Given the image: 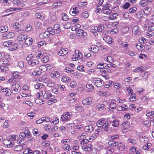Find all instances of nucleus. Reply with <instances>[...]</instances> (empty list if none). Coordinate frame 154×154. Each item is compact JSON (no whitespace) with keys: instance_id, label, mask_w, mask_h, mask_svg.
I'll list each match as a JSON object with an SVG mask.
<instances>
[{"instance_id":"nucleus-1","label":"nucleus","mask_w":154,"mask_h":154,"mask_svg":"<svg viewBox=\"0 0 154 154\" xmlns=\"http://www.w3.org/2000/svg\"><path fill=\"white\" fill-rule=\"evenodd\" d=\"M21 82L18 80H15L12 83L11 89L13 94L18 93L20 90Z\"/></svg>"},{"instance_id":"nucleus-2","label":"nucleus","mask_w":154,"mask_h":154,"mask_svg":"<svg viewBox=\"0 0 154 154\" xmlns=\"http://www.w3.org/2000/svg\"><path fill=\"white\" fill-rule=\"evenodd\" d=\"M72 115L71 112H66L64 113L61 116V119L63 122L68 121L70 120L71 116Z\"/></svg>"},{"instance_id":"nucleus-3","label":"nucleus","mask_w":154,"mask_h":154,"mask_svg":"<svg viewBox=\"0 0 154 154\" xmlns=\"http://www.w3.org/2000/svg\"><path fill=\"white\" fill-rule=\"evenodd\" d=\"M82 56L81 53L79 50H76L75 51L74 54L72 56V59L73 61H76L80 60Z\"/></svg>"},{"instance_id":"nucleus-4","label":"nucleus","mask_w":154,"mask_h":154,"mask_svg":"<svg viewBox=\"0 0 154 154\" xmlns=\"http://www.w3.org/2000/svg\"><path fill=\"white\" fill-rule=\"evenodd\" d=\"M94 101L93 99L91 97H88L84 99L82 104L84 106H88L91 105Z\"/></svg>"},{"instance_id":"nucleus-5","label":"nucleus","mask_w":154,"mask_h":154,"mask_svg":"<svg viewBox=\"0 0 154 154\" xmlns=\"http://www.w3.org/2000/svg\"><path fill=\"white\" fill-rule=\"evenodd\" d=\"M93 83L97 87H100L104 85L103 81L98 78H95L93 80Z\"/></svg>"},{"instance_id":"nucleus-6","label":"nucleus","mask_w":154,"mask_h":154,"mask_svg":"<svg viewBox=\"0 0 154 154\" xmlns=\"http://www.w3.org/2000/svg\"><path fill=\"white\" fill-rule=\"evenodd\" d=\"M141 29L137 25L134 26L132 29V34L134 35H139L141 33Z\"/></svg>"},{"instance_id":"nucleus-7","label":"nucleus","mask_w":154,"mask_h":154,"mask_svg":"<svg viewBox=\"0 0 154 154\" xmlns=\"http://www.w3.org/2000/svg\"><path fill=\"white\" fill-rule=\"evenodd\" d=\"M13 3L14 6L17 7L16 8H15L16 10L22 9V7L23 6V5L20 0H13Z\"/></svg>"},{"instance_id":"nucleus-8","label":"nucleus","mask_w":154,"mask_h":154,"mask_svg":"<svg viewBox=\"0 0 154 154\" xmlns=\"http://www.w3.org/2000/svg\"><path fill=\"white\" fill-rule=\"evenodd\" d=\"M35 88L36 89H41V92L42 95L43 94V91H45L46 89V87L43 84L41 83H37L35 85Z\"/></svg>"},{"instance_id":"nucleus-9","label":"nucleus","mask_w":154,"mask_h":154,"mask_svg":"<svg viewBox=\"0 0 154 154\" xmlns=\"http://www.w3.org/2000/svg\"><path fill=\"white\" fill-rule=\"evenodd\" d=\"M45 91V93L43 95V97L44 99L48 100L50 98L52 99L54 97V96L49 91L46 90Z\"/></svg>"},{"instance_id":"nucleus-10","label":"nucleus","mask_w":154,"mask_h":154,"mask_svg":"<svg viewBox=\"0 0 154 154\" xmlns=\"http://www.w3.org/2000/svg\"><path fill=\"white\" fill-rule=\"evenodd\" d=\"M15 35L14 32H7L4 34L2 35V37L5 39H8L12 38Z\"/></svg>"},{"instance_id":"nucleus-11","label":"nucleus","mask_w":154,"mask_h":154,"mask_svg":"<svg viewBox=\"0 0 154 154\" xmlns=\"http://www.w3.org/2000/svg\"><path fill=\"white\" fill-rule=\"evenodd\" d=\"M137 148L135 147H132L129 149V152L130 154H140L141 152L140 149H139L136 151Z\"/></svg>"},{"instance_id":"nucleus-12","label":"nucleus","mask_w":154,"mask_h":154,"mask_svg":"<svg viewBox=\"0 0 154 154\" xmlns=\"http://www.w3.org/2000/svg\"><path fill=\"white\" fill-rule=\"evenodd\" d=\"M144 40H145V38H142L141 39H139V40H141V42H140L137 43L136 45V47L140 51H142L143 50L144 48V47L143 45L142 44V42H143Z\"/></svg>"},{"instance_id":"nucleus-13","label":"nucleus","mask_w":154,"mask_h":154,"mask_svg":"<svg viewBox=\"0 0 154 154\" xmlns=\"http://www.w3.org/2000/svg\"><path fill=\"white\" fill-rule=\"evenodd\" d=\"M100 72L102 76L106 79L108 80L109 79V76L106 72V70L104 68H103L101 69H100Z\"/></svg>"},{"instance_id":"nucleus-14","label":"nucleus","mask_w":154,"mask_h":154,"mask_svg":"<svg viewBox=\"0 0 154 154\" xmlns=\"http://www.w3.org/2000/svg\"><path fill=\"white\" fill-rule=\"evenodd\" d=\"M82 147L84 151L89 152L91 151L93 146L91 144H88L87 145H83Z\"/></svg>"},{"instance_id":"nucleus-15","label":"nucleus","mask_w":154,"mask_h":154,"mask_svg":"<svg viewBox=\"0 0 154 154\" xmlns=\"http://www.w3.org/2000/svg\"><path fill=\"white\" fill-rule=\"evenodd\" d=\"M118 42L119 44L122 45V46L124 48L125 51H128L129 46L128 42H122L120 39L119 40Z\"/></svg>"},{"instance_id":"nucleus-16","label":"nucleus","mask_w":154,"mask_h":154,"mask_svg":"<svg viewBox=\"0 0 154 154\" xmlns=\"http://www.w3.org/2000/svg\"><path fill=\"white\" fill-rule=\"evenodd\" d=\"M103 39L105 42L109 44H112L113 42V38L109 36H105Z\"/></svg>"},{"instance_id":"nucleus-17","label":"nucleus","mask_w":154,"mask_h":154,"mask_svg":"<svg viewBox=\"0 0 154 154\" xmlns=\"http://www.w3.org/2000/svg\"><path fill=\"white\" fill-rule=\"evenodd\" d=\"M70 13L72 16H75L78 14L79 11L77 7H75L70 9Z\"/></svg>"},{"instance_id":"nucleus-18","label":"nucleus","mask_w":154,"mask_h":154,"mask_svg":"<svg viewBox=\"0 0 154 154\" xmlns=\"http://www.w3.org/2000/svg\"><path fill=\"white\" fill-rule=\"evenodd\" d=\"M87 34L85 32H84L83 29H78L76 32V35L77 36H81L82 35L84 37L87 36Z\"/></svg>"},{"instance_id":"nucleus-19","label":"nucleus","mask_w":154,"mask_h":154,"mask_svg":"<svg viewBox=\"0 0 154 154\" xmlns=\"http://www.w3.org/2000/svg\"><path fill=\"white\" fill-rule=\"evenodd\" d=\"M13 25L14 26V27L15 29H18V30L16 32H17L19 33H21L23 32V30L22 29H19V28L20 26V25L18 23H15Z\"/></svg>"},{"instance_id":"nucleus-20","label":"nucleus","mask_w":154,"mask_h":154,"mask_svg":"<svg viewBox=\"0 0 154 154\" xmlns=\"http://www.w3.org/2000/svg\"><path fill=\"white\" fill-rule=\"evenodd\" d=\"M2 92H5V94L7 96H10L12 93L11 90L8 88H3L2 90Z\"/></svg>"},{"instance_id":"nucleus-21","label":"nucleus","mask_w":154,"mask_h":154,"mask_svg":"<svg viewBox=\"0 0 154 154\" xmlns=\"http://www.w3.org/2000/svg\"><path fill=\"white\" fill-rule=\"evenodd\" d=\"M50 36V33L48 32L45 31L44 32L41 33L39 35V37L42 39H45L49 37Z\"/></svg>"},{"instance_id":"nucleus-22","label":"nucleus","mask_w":154,"mask_h":154,"mask_svg":"<svg viewBox=\"0 0 154 154\" xmlns=\"http://www.w3.org/2000/svg\"><path fill=\"white\" fill-rule=\"evenodd\" d=\"M27 35L26 34H20L17 36V40L19 41H23L27 38Z\"/></svg>"},{"instance_id":"nucleus-23","label":"nucleus","mask_w":154,"mask_h":154,"mask_svg":"<svg viewBox=\"0 0 154 154\" xmlns=\"http://www.w3.org/2000/svg\"><path fill=\"white\" fill-rule=\"evenodd\" d=\"M99 48L98 46L95 45H93L91 46L90 51L93 53H96L99 50Z\"/></svg>"},{"instance_id":"nucleus-24","label":"nucleus","mask_w":154,"mask_h":154,"mask_svg":"<svg viewBox=\"0 0 154 154\" xmlns=\"http://www.w3.org/2000/svg\"><path fill=\"white\" fill-rule=\"evenodd\" d=\"M54 29L56 33L57 34L60 33L61 31L60 25L59 24H55L54 26Z\"/></svg>"},{"instance_id":"nucleus-25","label":"nucleus","mask_w":154,"mask_h":154,"mask_svg":"<svg viewBox=\"0 0 154 154\" xmlns=\"http://www.w3.org/2000/svg\"><path fill=\"white\" fill-rule=\"evenodd\" d=\"M75 109L78 112H82L84 109V107L81 105H79L78 104H76L75 107Z\"/></svg>"},{"instance_id":"nucleus-26","label":"nucleus","mask_w":154,"mask_h":154,"mask_svg":"<svg viewBox=\"0 0 154 154\" xmlns=\"http://www.w3.org/2000/svg\"><path fill=\"white\" fill-rule=\"evenodd\" d=\"M128 107L126 105H123L122 106H118L117 109L119 111H127Z\"/></svg>"},{"instance_id":"nucleus-27","label":"nucleus","mask_w":154,"mask_h":154,"mask_svg":"<svg viewBox=\"0 0 154 154\" xmlns=\"http://www.w3.org/2000/svg\"><path fill=\"white\" fill-rule=\"evenodd\" d=\"M39 61L36 59L32 60L31 61H28V64L32 66H34L38 65L39 64Z\"/></svg>"},{"instance_id":"nucleus-28","label":"nucleus","mask_w":154,"mask_h":154,"mask_svg":"<svg viewBox=\"0 0 154 154\" xmlns=\"http://www.w3.org/2000/svg\"><path fill=\"white\" fill-rule=\"evenodd\" d=\"M33 39L32 38L28 37L24 40V42L25 45H30L32 43Z\"/></svg>"},{"instance_id":"nucleus-29","label":"nucleus","mask_w":154,"mask_h":154,"mask_svg":"<svg viewBox=\"0 0 154 154\" xmlns=\"http://www.w3.org/2000/svg\"><path fill=\"white\" fill-rule=\"evenodd\" d=\"M152 11V9L150 7L146 6L144 8L143 12L146 15L149 14Z\"/></svg>"},{"instance_id":"nucleus-30","label":"nucleus","mask_w":154,"mask_h":154,"mask_svg":"<svg viewBox=\"0 0 154 154\" xmlns=\"http://www.w3.org/2000/svg\"><path fill=\"white\" fill-rule=\"evenodd\" d=\"M60 75V72L57 71H53L51 74V76L53 78H56Z\"/></svg>"},{"instance_id":"nucleus-31","label":"nucleus","mask_w":154,"mask_h":154,"mask_svg":"<svg viewBox=\"0 0 154 154\" xmlns=\"http://www.w3.org/2000/svg\"><path fill=\"white\" fill-rule=\"evenodd\" d=\"M106 121L105 120L104 118H102L98 120L97 124L99 125L98 126V127H101V126L104 125Z\"/></svg>"},{"instance_id":"nucleus-32","label":"nucleus","mask_w":154,"mask_h":154,"mask_svg":"<svg viewBox=\"0 0 154 154\" xmlns=\"http://www.w3.org/2000/svg\"><path fill=\"white\" fill-rule=\"evenodd\" d=\"M62 148L65 151H70L71 150V147L69 145L65 144L63 145Z\"/></svg>"},{"instance_id":"nucleus-33","label":"nucleus","mask_w":154,"mask_h":154,"mask_svg":"<svg viewBox=\"0 0 154 154\" xmlns=\"http://www.w3.org/2000/svg\"><path fill=\"white\" fill-rule=\"evenodd\" d=\"M122 125L124 130L128 129L130 128V122L128 121H125L122 124Z\"/></svg>"},{"instance_id":"nucleus-34","label":"nucleus","mask_w":154,"mask_h":154,"mask_svg":"<svg viewBox=\"0 0 154 154\" xmlns=\"http://www.w3.org/2000/svg\"><path fill=\"white\" fill-rule=\"evenodd\" d=\"M4 143L8 148L11 147L13 146L12 143L9 140H6L4 141Z\"/></svg>"},{"instance_id":"nucleus-35","label":"nucleus","mask_w":154,"mask_h":154,"mask_svg":"<svg viewBox=\"0 0 154 154\" xmlns=\"http://www.w3.org/2000/svg\"><path fill=\"white\" fill-rule=\"evenodd\" d=\"M9 58H6L5 57L3 58L2 59V63L3 65H5L7 66H9L10 65V63H9Z\"/></svg>"},{"instance_id":"nucleus-36","label":"nucleus","mask_w":154,"mask_h":154,"mask_svg":"<svg viewBox=\"0 0 154 154\" xmlns=\"http://www.w3.org/2000/svg\"><path fill=\"white\" fill-rule=\"evenodd\" d=\"M67 53V51L66 49L62 48L57 53V54L59 56H63L66 54Z\"/></svg>"},{"instance_id":"nucleus-37","label":"nucleus","mask_w":154,"mask_h":154,"mask_svg":"<svg viewBox=\"0 0 154 154\" xmlns=\"http://www.w3.org/2000/svg\"><path fill=\"white\" fill-rule=\"evenodd\" d=\"M109 106L112 109H114L116 107V101L114 100H112L109 104Z\"/></svg>"},{"instance_id":"nucleus-38","label":"nucleus","mask_w":154,"mask_h":154,"mask_svg":"<svg viewBox=\"0 0 154 154\" xmlns=\"http://www.w3.org/2000/svg\"><path fill=\"white\" fill-rule=\"evenodd\" d=\"M49 58L48 55L45 54L44 55V57L42 58V61L43 63H45L49 61Z\"/></svg>"},{"instance_id":"nucleus-39","label":"nucleus","mask_w":154,"mask_h":154,"mask_svg":"<svg viewBox=\"0 0 154 154\" xmlns=\"http://www.w3.org/2000/svg\"><path fill=\"white\" fill-rule=\"evenodd\" d=\"M151 122L150 121L148 120L143 121L142 123V125L143 126L146 127H149L151 126Z\"/></svg>"},{"instance_id":"nucleus-40","label":"nucleus","mask_w":154,"mask_h":154,"mask_svg":"<svg viewBox=\"0 0 154 154\" xmlns=\"http://www.w3.org/2000/svg\"><path fill=\"white\" fill-rule=\"evenodd\" d=\"M148 73L147 72H146L141 75V80L145 81L147 79L148 76Z\"/></svg>"},{"instance_id":"nucleus-41","label":"nucleus","mask_w":154,"mask_h":154,"mask_svg":"<svg viewBox=\"0 0 154 154\" xmlns=\"http://www.w3.org/2000/svg\"><path fill=\"white\" fill-rule=\"evenodd\" d=\"M108 144L112 146H116L119 145L118 142L112 140H111L109 142Z\"/></svg>"},{"instance_id":"nucleus-42","label":"nucleus","mask_w":154,"mask_h":154,"mask_svg":"<svg viewBox=\"0 0 154 154\" xmlns=\"http://www.w3.org/2000/svg\"><path fill=\"white\" fill-rule=\"evenodd\" d=\"M93 128L91 125H89L86 126L85 128V130L88 132H91L93 130Z\"/></svg>"},{"instance_id":"nucleus-43","label":"nucleus","mask_w":154,"mask_h":154,"mask_svg":"<svg viewBox=\"0 0 154 154\" xmlns=\"http://www.w3.org/2000/svg\"><path fill=\"white\" fill-rule=\"evenodd\" d=\"M86 87L88 89L87 91L88 92H92L94 90V86L91 84H87L86 85Z\"/></svg>"},{"instance_id":"nucleus-44","label":"nucleus","mask_w":154,"mask_h":154,"mask_svg":"<svg viewBox=\"0 0 154 154\" xmlns=\"http://www.w3.org/2000/svg\"><path fill=\"white\" fill-rule=\"evenodd\" d=\"M8 30V27L7 26H2L0 27V32H5Z\"/></svg>"},{"instance_id":"nucleus-45","label":"nucleus","mask_w":154,"mask_h":154,"mask_svg":"<svg viewBox=\"0 0 154 154\" xmlns=\"http://www.w3.org/2000/svg\"><path fill=\"white\" fill-rule=\"evenodd\" d=\"M114 59L110 56H107L104 59L105 61L110 63H112L114 62Z\"/></svg>"},{"instance_id":"nucleus-46","label":"nucleus","mask_w":154,"mask_h":154,"mask_svg":"<svg viewBox=\"0 0 154 154\" xmlns=\"http://www.w3.org/2000/svg\"><path fill=\"white\" fill-rule=\"evenodd\" d=\"M137 10V8L135 6L131 7L129 8V12L131 14L135 13Z\"/></svg>"},{"instance_id":"nucleus-47","label":"nucleus","mask_w":154,"mask_h":154,"mask_svg":"<svg viewBox=\"0 0 154 154\" xmlns=\"http://www.w3.org/2000/svg\"><path fill=\"white\" fill-rule=\"evenodd\" d=\"M103 9L104 14L107 15H110L112 12V10L108 8L107 9Z\"/></svg>"},{"instance_id":"nucleus-48","label":"nucleus","mask_w":154,"mask_h":154,"mask_svg":"<svg viewBox=\"0 0 154 154\" xmlns=\"http://www.w3.org/2000/svg\"><path fill=\"white\" fill-rule=\"evenodd\" d=\"M152 146V144L150 143H148L144 145L143 147V149L144 150H147L149 149Z\"/></svg>"},{"instance_id":"nucleus-49","label":"nucleus","mask_w":154,"mask_h":154,"mask_svg":"<svg viewBox=\"0 0 154 154\" xmlns=\"http://www.w3.org/2000/svg\"><path fill=\"white\" fill-rule=\"evenodd\" d=\"M126 53H128L129 55L131 57H134L136 55L137 53L134 51H126Z\"/></svg>"},{"instance_id":"nucleus-50","label":"nucleus","mask_w":154,"mask_h":154,"mask_svg":"<svg viewBox=\"0 0 154 154\" xmlns=\"http://www.w3.org/2000/svg\"><path fill=\"white\" fill-rule=\"evenodd\" d=\"M143 66H140L134 69L133 71L134 72H143Z\"/></svg>"},{"instance_id":"nucleus-51","label":"nucleus","mask_w":154,"mask_h":154,"mask_svg":"<svg viewBox=\"0 0 154 154\" xmlns=\"http://www.w3.org/2000/svg\"><path fill=\"white\" fill-rule=\"evenodd\" d=\"M103 9V7L102 5H97L95 10V12L96 13H100L102 11Z\"/></svg>"},{"instance_id":"nucleus-52","label":"nucleus","mask_w":154,"mask_h":154,"mask_svg":"<svg viewBox=\"0 0 154 154\" xmlns=\"http://www.w3.org/2000/svg\"><path fill=\"white\" fill-rule=\"evenodd\" d=\"M17 45L16 43H14L13 44H12L11 45L9 48V50L11 51H13L17 49Z\"/></svg>"},{"instance_id":"nucleus-53","label":"nucleus","mask_w":154,"mask_h":154,"mask_svg":"<svg viewBox=\"0 0 154 154\" xmlns=\"http://www.w3.org/2000/svg\"><path fill=\"white\" fill-rule=\"evenodd\" d=\"M43 54V52L42 51H38L36 53V57L37 58L39 59L42 56Z\"/></svg>"},{"instance_id":"nucleus-54","label":"nucleus","mask_w":154,"mask_h":154,"mask_svg":"<svg viewBox=\"0 0 154 154\" xmlns=\"http://www.w3.org/2000/svg\"><path fill=\"white\" fill-rule=\"evenodd\" d=\"M5 65H2L0 66V69L1 70V72H3L4 71L6 72L8 70V67Z\"/></svg>"},{"instance_id":"nucleus-55","label":"nucleus","mask_w":154,"mask_h":154,"mask_svg":"<svg viewBox=\"0 0 154 154\" xmlns=\"http://www.w3.org/2000/svg\"><path fill=\"white\" fill-rule=\"evenodd\" d=\"M95 133L98 135L102 134L103 131L101 128L99 127L97 128L96 129Z\"/></svg>"},{"instance_id":"nucleus-56","label":"nucleus","mask_w":154,"mask_h":154,"mask_svg":"<svg viewBox=\"0 0 154 154\" xmlns=\"http://www.w3.org/2000/svg\"><path fill=\"white\" fill-rule=\"evenodd\" d=\"M3 45L5 47H10L12 45V42L10 40L6 41L3 43Z\"/></svg>"},{"instance_id":"nucleus-57","label":"nucleus","mask_w":154,"mask_h":154,"mask_svg":"<svg viewBox=\"0 0 154 154\" xmlns=\"http://www.w3.org/2000/svg\"><path fill=\"white\" fill-rule=\"evenodd\" d=\"M59 121L58 118L57 117H55L52 120H51V122L53 123L54 125H56L58 123Z\"/></svg>"},{"instance_id":"nucleus-58","label":"nucleus","mask_w":154,"mask_h":154,"mask_svg":"<svg viewBox=\"0 0 154 154\" xmlns=\"http://www.w3.org/2000/svg\"><path fill=\"white\" fill-rule=\"evenodd\" d=\"M22 148L23 147L21 145H17L14 147V151H19L21 150Z\"/></svg>"},{"instance_id":"nucleus-59","label":"nucleus","mask_w":154,"mask_h":154,"mask_svg":"<svg viewBox=\"0 0 154 154\" xmlns=\"http://www.w3.org/2000/svg\"><path fill=\"white\" fill-rule=\"evenodd\" d=\"M89 142V141L87 139H83L82 141H81L80 143L81 146H83V145H87V144Z\"/></svg>"},{"instance_id":"nucleus-60","label":"nucleus","mask_w":154,"mask_h":154,"mask_svg":"<svg viewBox=\"0 0 154 154\" xmlns=\"http://www.w3.org/2000/svg\"><path fill=\"white\" fill-rule=\"evenodd\" d=\"M81 27L79 24H77L72 26L71 27V30L73 31L77 30Z\"/></svg>"},{"instance_id":"nucleus-61","label":"nucleus","mask_w":154,"mask_h":154,"mask_svg":"<svg viewBox=\"0 0 154 154\" xmlns=\"http://www.w3.org/2000/svg\"><path fill=\"white\" fill-rule=\"evenodd\" d=\"M140 5L142 7H144L148 5L147 2L145 0H141L139 2Z\"/></svg>"},{"instance_id":"nucleus-62","label":"nucleus","mask_w":154,"mask_h":154,"mask_svg":"<svg viewBox=\"0 0 154 154\" xmlns=\"http://www.w3.org/2000/svg\"><path fill=\"white\" fill-rule=\"evenodd\" d=\"M136 94H132L129 97V100L131 101H134L136 100Z\"/></svg>"},{"instance_id":"nucleus-63","label":"nucleus","mask_w":154,"mask_h":154,"mask_svg":"<svg viewBox=\"0 0 154 154\" xmlns=\"http://www.w3.org/2000/svg\"><path fill=\"white\" fill-rule=\"evenodd\" d=\"M119 121L117 119H116L113 121L112 122V125L114 127H117L119 126Z\"/></svg>"},{"instance_id":"nucleus-64","label":"nucleus","mask_w":154,"mask_h":154,"mask_svg":"<svg viewBox=\"0 0 154 154\" xmlns=\"http://www.w3.org/2000/svg\"><path fill=\"white\" fill-rule=\"evenodd\" d=\"M146 115L150 118H152L154 117V111L149 112L146 114Z\"/></svg>"}]
</instances>
